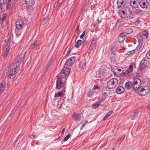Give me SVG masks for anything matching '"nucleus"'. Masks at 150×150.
<instances>
[{
	"label": "nucleus",
	"instance_id": "nucleus-63",
	"mask_svg": "<svg viewBox=\"0 0 150 150\" xmlns=\"http://www.w3.org/2000/svg\"><path fill=\"white\" fill-rule=\"evenodd\" d=\"M85 123H83V127H84L85 125Z\"/></svg>",
	"mask_w": 150,
	"mask_h": 150
},
{
	"label": "nucleus",
	"instance_id": "nucleus-6",
	"mask_svg": "<svg viewBox=\"0 0 150 150\" xmlns=\"http://www.w3.org/2000/svg\"><path fill=\"white\" fill-rule=\"evenodd\" d=\"M139 0H130V4L133 8H137L139 4Z\"/></svg>",
	"mask_w": 150,
	"mask_h": 150
},
{
	"label": "nucleus",
	"instance_id": "nucleus-59",
	"mask_svg": "<svg viewBox=\"0 0 150 150\" xmlns=\"http://www.w3.org/2000/svg\"><path fill=\"white\" fill-rule=\"evenodd\" d=\"M86 40V39L83 40L82 43H83L85 42Z\"/></svg>",
	"mask_w": 150,
	"mask_h": 150
},
{
	"label": "nucleus",
	"instance_id": "nucleus-7",
	"mask_svg": "<svg viewBox=\"0 0 150 150\" xmlns=\"http://www.w3.org/2000/svg\"><path fill=\"white\" fill-rule=\"evenodd\" d=\"M149 2L147 0H141L139 1V4L143 8H146L149 5Z\"/></svg>",
	"mask_w": 150,
	"mask_h": 150
},
{
	"label": "nucleus",
	"instance_id": "nucleus-42",
	"mask_svg": "<svg viewBox=\"0 0 150 150\" xmlns=\"http://www.w3.org/2000/svg\"><path fill=\"white\" fill-rule=\"evenodd\" d=\"M142 47V45L139 44L137 47L136 49L137 50H139Z\"/></svg>",
	"mask_w": 150,
	"mask_h": 150
},
{
	"label": "nucleus",
	"instance_id": "nucleus-22",
	"mask_svg": "<svg viewBox=\"0 0 150 150\" xmlns=\"http://www.w3.org/2000/svg\"><path fill=\"white\" fill-rule=\"evenodd\" d=\"M81 117L79 115H78L76 113H74L73 115V118L75 120H79Z\"/></svg>",
	"mask_w": 150,
	"mask_h": 150
},
{
	"label": "nucleus",
	"instance_id": "nucleus-9",
	"mask_svg": "<svg viewBox=\"0 0 150 150\" xmlns=\"http://www.w3.org/2000/svg\"><path fill=\"white\" fill-rule=\"evenodd\" d=\"M24 25V23L23 20H18L16 23V28L18 29H20L22 28Z\"/></svg>",
	"mask_w": 150,
	"mask_h": 150
},
{
	"label": "nucleus",
	"instance_id": "nucleus-21",
	"mask_svg": "<svg viewBox=\"0 0 150 150\" xmlns=\"http://www.w3.org/2000/svg\"><path fill=\"white\" fill-rule=\"evenodd\" d=\"M139 113V111L138 110H136L134 111L133 116L131 118V120H135L138 116Z\"/></svg>",
	"mask_w": 150,
	"mask_h": 150
},
{
	"label": "nucleus",
	"instance_id": "nucleus-48",
	"mask_svg": "<svg viewBox=\"0 0 150 150\" xmlns=\"http://www.w3.org/2000/svg\"><path fill=\"white\" fill-rule=\"evenodd\" d=\"M135 51V50H133L130 51V52H128L127 54H130L132 53H133Z\"/></svg>",
	"mask_w": 150,
	"mask_h": 150
},
{
	"label": "nucleus",
	"instance_id": "nucleus-45",
	"mask_svg": "<svg viewBox=\"0 0 150 150\" xmlns=\"http://www.w3.org/2000/svg\"><path fill=\"white\" fill-rule=\"evenodd\" d=\"M85 33V31H83L82 33V34L80 36V38L81 39H82L83 36H84Z\"/></svg>",
	"mask_w": 150,
	"mask_h": 150
},
{
	"label": "nucleus",
	"instance_id": "nucleus-25",
	"mask_svg": "<svg viewBox=\"0 0 150 150\" xmlns=\"http://www.w3.org/2000/svg\"><path fill=\"white\" fill-rule=\"evenodd\" d=\"M5 52L4 53V56L5 57H6L9 52L10 47H6Z\"/></svg>",
	"mask_w": 150,
	"mask_h": 150
},
{
	"label": "nucleus",
	"instance_id": "nucleus-55",
	"mask_svg": "<svg viewBox=\"0 0 150 150\" xmlns=\"http://www.w3.org/2000/svg\"><path fill=\"white\" fill-rule=\"evenodd\" d=\"M116 70H117L119 71H121V69H120L117 68Z\"/></svg>",
	"mask_w": 150,
	"mask_h": 150
},
{
	"label": "nucleus",
	"instance_id": "nucleus-38",
	"mask_svg": "<svg viewBox=\"0 0 150 150\" xmlns=\"http://www.w3.org/2000/svg\"><path fill=\"white\" fill-rule=\"evenodd\" d=\"M70 136V134H68L64 139V141H67L69 138Z\"/></svg>",
	"mask_w": 150,
	"mask_h": 150
},
{
	"label": "nucleus",
	"instance_id": "nucleus-11",
	"mask_svg": "<svg viewBox=\"0 0 150 150\" xmlns=\"http://www.w3.org/2000/svg\"><path fill=\"white\" fill-rule=\"evenodd\" d=\"M147 61L145 57H144L140 63L139 67L140 68H144L147 64Z\"/></svg>",
	"mask_w": 150,
	"mask_h": 150
},
{
	"label": "nucleus",
	"instance_id": "nucleus-17",
	"mask_svg": "<svg viewBox=\"0 0 150 150\" xmlns=\"http://www.w3.org/2000/svg\"><path fill=\"white\" fill-rule=\"evenodd\" d=\"M121 15V17L122 18H125L127 16V11L126 10H123L120 11Z\"/></svg>",
	"mask_w": 150,
	"mask_h": 150
},
{
	"label": "nucleus",
	"instance_id": "nucleus-46",
	"mask_svg": "<svg viewBox=\"0 0 150 150\" xmlns=\"http://www.w3.org/2000/svg\"><path fill=\"white\" fill-rule=\"evenodd\" d=\"M99 87L97 86H94L93 89L94 90V89H99Z\"/></svg>",
	"mask_w": 150,
	"mask_h": 150
},
{
	"label": "nucleus",
	"instance_id": "nucleus-30",
	"mask_svg": "<svg viewBox=\"0 0 150 150\" xmlns=\"http://www.w3.org/2000/svg\"><path fill=\"white\" fill-rule=\"evenodd\" d=\"M21 100H19L16 104V106L15 107V108H14L13 109V110L15 111H16V110H17L18 107L20 105V104L21 103Z\"/></svg>",
	"mask_w": 150,
	"mask_h": 150
},
{
	"label": "nucleus",
	"instance_id": "nucleus-29",
	"mask_svg": "<svg viewBox=\"0 0 150 150\" xmlns=\"http://www.w3.org/2000/svg\"><path fill=\"white\" fill-rule=\"evenodd\" d=\"M64 94L62 91L58 92L57 93H55V96L57 97L58 96H63Z\"/></svg>",
	"mask_w": 150,
	"mask_h": 150
},
{
	"label": "nucleus",
	"instance_id": "nucleus-1",
	"mask_svg": "<svg viewBox=\"0 0 150 150\" xmlns=\"http://www.w3.org/2000/svg\"><path fill=\"white\" fill-rule=\"evenodd\" d=\"M57 78L56 81V88L57 89H60L62 88V91L64 92L66 85V80H67V79H65L64 80L63 79L60 77L59 76H57Z\"/></svg>",
	"mask_w": 150,
	"mask_h": 150
},
{
	"label": "nucleus",
	"instance_id": "nucleus-50",
	"mask_svg": "<svg viewBox=\"0 0 150 150\" xmlns=\"http://www.w3.org/2000/svg\"><path fill=\"white\" fill-rule=\"evenodd\" d=\"M11 69L10 67L9 66L6 69V70L7 71H8Z\"/></svg>",
	"mask_w": 150,
	"mask_h": 150
},
{
	"label": "nucleus",
	"instance_id": "nucleus-27",
	"mask_svg": "<svg viewBox=\"0 0 150 150\" xmlns=\"http://www.w3.org/2000/svg\"><path fill=\"white\" fill-rule=\"evenodd\" d=\"M112 113V111H109L105 115V116L103 117V120L106 119L109 116H110Z\"/></svg>",
	"mask_w": 150,
	"mask_h": 150
},
{
	"label": "nucleus",
	"instance_id": "nucleus-35",
	"mask_svg": "<svg viewBox=\"0 0 150 150\" xmlns=\"http://www.w3.org/2000/svg\"><path fill=\"white\" fill-rule=\"evenodd\" d=\"M15 74L14 73L10 74L9 77V78L11 79H13L15 76Z\"/></svg>",
	"mask_w": 150,
	"mask_h": 150
},
{
	"label": "nucleus",
	"instance_id": "nucleus-2",
	"mask_svg": "<svg viewBox=\"0 0 150 150\" xmlns=\"http://www.w3.org/2000/svg\"><path fill=\"white\" fill-rule=\"evenodd\" d=\"M118 84V80L115 78H113L110 79L107 82V86L109 89L115 88L117 86Z\"/></svg>",
	"mask_w": 150,
	"mask_h": 150
},
{
	"label": "nucleus",
	"instance_id": "nucleus-32",
	"mask_svg": "<svg viewBox=\"0 0 150 150\" xmlns=\"http://www.w3.org/2000/svg\"><path fill=\"white\" fill-rule=\"evenodd\" d=\"M117 49L116 47H113L111 49V52L112 54L114 55L115 54V52L117 51Z\"/></svg>",
	"mask_w": 150,
	"mask_h": 150
},
{
	"label": "nucleus",
	"instance_id": "nucleus-58",
	"mask_svg": "<svg viewBox=\"0 0 150 150\" xmlns=\"http://www.w3.org/2000/svg\"><path fill=\"white\" fill-rule=\"evenodd\" d=\"M148 108L149 110H150V103L149 104Z\"/></svg>",
	"mask_w": 150,
	"mask_h": 150
},
{
	"label": "nucleus",
	"instance_id": "nucleus-37",
	"mask_svg": "<svg viewBox=\"0 0 150 150\" xmlns=\"http://www.w3.org/2000/svg\"><path fill=\"white\" fill-rule=\"evenodd\" d=\"M105 99V96H103L102 97H101V98H99V100H98V101H100V103H102L103 101Z\"/></svg>",
	"mask_w": 150,
	"mask_h": 150
},
{
	"label": "nucleus",
	"instance_id": "nucleus-53",
	"mask_svg": "<svg viewBox=\"0 0 150 150\" xmlns=\"http://www.w3.org/2000/svg\"><path fill=\"white\" fill-rule=\"evenodd\" d=\"M35 137V135H33V134L32 135H31L30 136V138H31V139H33V138H34Z\"/></svg>",
	"mask_w": 150,
	"mask_h": 150
},
{
	"label": "nucleus",
	"instance_id": "nucleus-20",
	"mask_svg": "<svg viewBox=\"0 0 150 150\" xmlns=\"http://www.w3.org/2000/svg\"><path fill=\"white\" fill-rule=\"evenodd\" d=\"M132 86H133V83L130 81L127 82L125 85V87L127 89H130Z\"/></svg>",
	"mask_w": 150,
	"mask_h": 150
},
{
	"label": "nucleus",
	"instance_id": "nucleus-26",
	"mask_svg": "<svg viewBox=\"0 0 150 150\" xmlns=\"http://www.w3.org/2000/svg\"><path fill=\"white\" fill-rule=\"evenodd\" d=\"M95 91L93 89H90L88 91V95L89 97H91L92 94L94 93Z\"/></svg>",
	"mask_w": 150,
	"mask_h": 150
},
{
	"label": "nucleus",
	"instance_id": "nucleus-51",
	"mask_svg": "<svg viewBox=\"0 0 150 150\" xmlns=\"http://www.w3.org/2000/svg\"><path fill=\"white\" fill-rule=\"evenodd\" d=\"M111 60L114 61L115 60V58L114 57H111L110 58Z\"/></svg>",
	"mask_w": 150,
	"mask_h": 150
},
{
	"label": "nucleus",
	"instance_id": "nucleus-28",
	"mask_svg": "<svg viewBox=\"0 0 150 150\" xmlns=\"http://www.w3.org/2000/svg\"><path fill=\"white\" fill-rule=\"evenodd\" d=\"M4 89L5 86H4V84L2 83H0V93L4 91Z\"/></svg>",
	"mask_w": 150,
	"mask_h": 150
},
{
	"label": "nucleus",
	"instance_id": "nucleus-15",
	"mask_svg": "<svg viewBox=\"0 0 150 150\" xmlns=\"http://www.w3.org/2000/svg\"><path fill=\"white\" fill-rule=\"evenodd\" d=\"M96 39L94 38L92 40L91 44L89 48L90 50H92L96 42Z\"/></svg>",
	"mask_w": 150,
	"mask_h": 150
},
{
	"label": "nucleus",
	"instance_id": "nucleus-36",
	"mask_svg": "<svg viewBox=\"0 0 150 150\" xmlns=\"http://www.w3.org/2000/svg\"><path fill=\"white\" fill-rule=\"evenodd\" d=\"M146 56L148 58L150 59V49L147 52Z\"/></svg>",
	"mask_w": 150,
	"mask_h": 150
},
{
	"label": "nucleus",
	"instance_id": "nucleus-57",
	"mask_svg": "<svg viewBox=\"0 0 150 150\" xmlns=\"http://www.w3.org/2000/svg\"><path fill=\"white\" fill-rule=\"evenodd\" d=\"M65 130V128H64L63 129V130H62V133H63L64 132V131Z\"/></svg>",
	"mask_w": 150,
	"mask_h": 150
},
{
	"label": "nucleus",
	"instance_id": "nucleus-10",
	"mask_svg": "<svg viewBox=\"0 0 150 150\" xmlns=\"http://www.w3.org/2000/svg\"><path fill=\"white\" fill-rule=\"evenodd\" d=\"M126 3V0H117V4L118 8H122L123 7Z\"/></svg>",
	"mask_w": 150,
	"mask_h": 150
},
{
	"label": "nucleus",
	"instance_id": "nucleus-61",
	"mask_svg": "<svg viewBox=\"0 0 150 150\" xmlns=\"http://www.w3.org/2000/svg\"><path fill=\"white\" fill-rule=\"evenodd\" d=\"M70 53H69L68 52H67V56L69 55Z\"/></svg>",
	"mask_w": 150,
	"mask_h": 150
},
{
	"label": "nucleus",
	"instance_id": "nucleus-49",
	"mask_svg": "<svg viewBox=\"0 0 150 150\" xmlns=\"http://www.w3.org/2000/svg\"><path fill=\"white\" fill-rule=\"evenodd\" d=\"M86 62L84 63L82 65V68L83 69H84L86 67Z\"/></svg>",
	"mask_w": 150,
	"mask_h": 150
},
{
	"label": "nucleus",
	"instance_id": "nucleus-8",
	"mask_svg": "<svg viewBox=\"0 0 150 150\" xmlns=\"http://www.w3.org/2000/svg\"><path fill=\"white\" fill-rule=\"evenodd\" d=\"M75 59V57H71L67 60L66 62V64L67 65L70 66L74 62Z\"/></svg>",
	"mask_w": 150,
	"mask_h": 150
},
{
	"label": "nucleus",
	"instance_id": "nucleus-43",
	"mask_svg": "<svg viewBox=\"0 0 150 150\" xmlns=\"http://www.w3.org/2000/svg\"><path fill=\"white\" fill-rule=\"evenodd\" d=\"M101 22V21H100L99 20V18H98L97 19L95 23L97 25H98Z\"/></svg>",
	"mask_w": 150,
	"mask_h": 150
},
{
	"label": "nucleus",
	"instance_id": "nucleus-64",
	"mask_svg": "<svg viewBox=\"0 0 150 150\" xmlns=\"http://www.w3.org/2000/svg\"><path fill=\"white\" fill-rule=\"evenodd\" d=\"M11 0H8V2L9 3L11 2Z\"/></svg>",
	"mask_w": 150,
	"mask_h": 150
},
{
	"label": "nucleus",
	"instance_id": "nucleus-18",
	"mask_svg": "<svg viewBox=\"0 0 150 150\" xmlns=\"http://www.w3.org/2000/svg\"><path fill=\"white\" fill-rule=\"evenodd\" d=\"M100 104V101H97L92 105V107L93 109H96L98 108Z\"/></svg>",
	"mask_w": 150,
	"mask_h": 150
},
{
	"label": "nucleus",
	"instance_id": "nucleus-12",
	"mask_svg": "<svg viewBox=\"0 0 150 150\" xmlns=\"http://www.w3.org/2000/svg\"><path fill=\"white\" fill-rule=\"evenodd\" d=\"M126 35L124 32L120 33L118 37V41L120 43H121L124 40L125 36Z\"/></svg>",
	"mask_w": 150,
	"mask_h": 150
},
{
	"label": "nucleus",
	"instance_id": "nucleus-54",
	"mask_svg": "<svg viewBox=\"0 0 150 150\" xmlns=\"http://www.w3.org/2000/svg\"><path fill=\"white\" fill-rule=\"evenodd\" d=\"M74 47L73 46L71 45L69 49L72 50L74 48Z\"/></svg>",
	"mask_w": 150,
	"mask_h": 150
},
{
	"label": "nucleus",
	"instance_id": "nucleus-14",
	"mask_svg": "<svg viewBox=\"0 0 150 150\" xmlns=\"http://www.w3.org/2000/svg\"><path fill=\"white\" fill-rule=\"evenodd\" d=\"M125 91V89L124 87L120 86L117 88L116 90V93L118 94H121L123 93Z\"/></svg>",
	"mask_w": 150,
	"mask_h": 150
},
{
	"label": "nucleus",
	"instance_id": "nucleus-33",
	"mask_svg": "<svg viewBox=\"0 0 150 150\" xmlns=\"http://www.w3.org/2000/svg\"><path fill=\"white\" fill-rule=\"evenodd\" d=\"M4 0H0V10H1V11H2V7L3 6Z\"/></svg>",
	"mask_w": 150,
	"mask_h": 150
},
{
	"label": "nucleus",
	"instance_id": "nucleus-19",
	"mask_svg": "<svg viewBox=\"0 0 150 150\" xmlns=\"http://www.w3.org/2000/svg\"><path fill=\"white\" fill-rule=\"evenodd\" d=\"M25 4L28 6H32L35 2V0H25Z\"/></svg>",
	"mask_w": 150,
	"mask_h": 150
},
{
	"label": "nucleus",
	"instance_id": "nucleus-52",
	"mask_svg": "<svg viewBox=\"0 0 150 150\" xmlns=\"http://www.w3.org/2000/svg\"><path fill=\"white\" fill-rule=\"evenodd\" d=\"M87 6V4H85L83 6V9H84L86 7V6Z\"/></svg>",
	"mask_w": 150,
	"mask_h": 150
},
{
	"label": "nucleus",
	"instance_id": "nucleus-47",
	"mask_svg": "<svg viewBox=\"0 0 150 150\" xmlns=\"http://www.w3.org/2000/svg\"><path fill=\"white\" fill-rule=\"evenodd\" d=\"M15 112V111L13 110L12 111V112H11V113L10 114V116L11 117L12 116L14 115Z\"/></svg>",
	"mask_w": 150,
	"mask_h": 150
},
{
	"label": "nucleus",
	"instance_id": "nucleus-23",
	"mask_svg": "<svg viewBox=\"0 0 150 150\" xmlns=\"http://www.w3.org/2000/svg\"><path fill=\"white\" fill-rule=\"evenodd\" d=\"M133 31L132 29L130 28H126L125 31V34H129L132 33Z\"/></svg>",
	"mask_w": 150,
	"mask_h": 150
},
{
	"label": "nucleus",
	"instance_id": "nucleus-34",
	"mask_svg": "<svg viewBox=\"0 0 150 150\" xmlns=\"http://www.w3.org/2000/svg\"><path fill=\"white\" fill-rule=\"evenodd\" d=\"M142 33L144 36L146 37V39L147 38L148 36V33L147 32L146 30H145Z\"/></svg>",
	"mask_w": 150,
	"mask_h": 150
},
{
	"label": "nucleus",
	"instance_id": "nucleus-44",
	"mask_svg": "<svg viewBox=\"0 0 150 150\" xmlns=\"http://www.w3.org/2000/svg\"><path fill=\"white\" fill-rule=\"evenodd\" d=\"M107 91H103L102 92V94L104 96H106L108 95Z\"/></svg>",
	"mask_w": 150,
	"mask_h": 150
},
{
	"label": "nucleus",
	"instance_id": "nucleus-41",
	"mask_svg": "<svg viewBox=\"0 0 150 150\" xmlns=\"http://www.w3.org/2000/svg\"><path fill=\"white\" fill-rule=\"evenodd\" d=\"M96 6V4H93V5H91V8L92 10H93L94 9L95 7Z\"/></svg>",
	"mask_w": 150,
	"mask_h": 150
},
{
	"label": "nucleus",
	"instance_id": "nucleus-60",
	"mask_svg": "<svg viewBox=\"0 0 150 150\" xmlns=\"http://www.w3.org/2000/svg\"><path fill=\"white\" fill-rule=\"evenodd\" d=\"M79 29V25H78V26L76 28V30H78Z\"/></svg>",
	"mask_w": 150,
	"mask_h": 150
},
{
	"label": "nucleus",
	"instance_id": "nucleus-5",
	"mask_svg": "<svg viewBox=\"0 0 150 150\" xmlns=\"http://www.w3.org/2000/svg\"><path fill=\"white\" fill-rule=\"evenodd\" d=\"M70 71L69 69L64 67L60 72V75L61 78L63 79H67L66 77L69 76Z\"/></svg>",
	"mask_w": 150,
	"mask_h": 150
},
{
	"label": "nucleus",
	"instance_id": "nucleus-16",
	"mask_svg": "<svg viewBox=\"0 0 150 150\" xmlns=\"http://www.w3.org/2000/svg\"><path fill=\"white\" fill-rule=\"evenodd\" d=\"M133 69V66L132 65H130L129 66L128 69L125 71V72H123V74H128L130 72L132 71Z\"/></svg>",
	"mask_w": 150,
	"mask_h": 150
},
{
	"label": "nucleus",
	"instance_id": "nucleus-4",
	"mask_svg": "<svg viewBox=\"0 0 150 150\" xmlns=\"http://www.w3.org/2000/svg\"><path fill=\"white\" fill-rule=\"evenodd\" d=\"M142 84L141 81L138 78H135L133 83V87L135 90H138V89L141 86Z\"/></svg>",
	"mask_w": 150,
	"mask_h": 150
},
{
	"label": "nucleus",
	"instance_id": "nucleus-3",
	"mask_svg": "<svg viewBox=\"0 0 150 150\" xmlns=\"http://www.w3.org/2000/svg\"><path fill=\"white\" fill-rule=\"evenodd\" d=\"M138 90L139 93L142 96H144L149 92L150 88L147 86H141Z\"/></svg>",
	"mask_w": 150,
	"mask_h": 150
},
{
	"label": "nucleus",
	"instance_id": "nucleus-40",
	"mask_svg": "<svg viewBox=\"0 0 150 150\" xmlns=\"http://www.w3.org/2000/svg\"><path fill=\"white\" fill-rule=\"evenodd\" d=\"M38 41L37 40L33 44V46L31 47L32 48H33L35 47L38 44Z\"/></svg>",
	"mask_w": 150,
	"mask_h": 150
},
{
	"label": "nucleus",
	"instance_id": "nucleus-62",
	"mask_svg": "<svg viewBox=\"0 0 150 150\" xmlns=\"http://www.w3.org/2000/svg\"><path fill=\"white\" fill-rule=\"evenodd\" d=\"M71 50H70V49H69V51H68V52H69V53H70V52H71Z\"/></svg>",
	"mask_w": 150,
	"mask_h": 150
},
{
	"label": "nucleus",
	"instance_id": "nucleus-31",
	"mask_svg": "<svg viewBox=\"0 0 150 150\" xmlns=\"http://www.w3.org/2000/svg\"><path fill=\"white\" fill-rule=\"evenodd\" d=\"M49 19V17L48 16H46V17L44 19L43 22V24L44 25L45 24L47 23Z\"/></svg>",
	"mask_w": 150,
	"mask_h": 150
},
{
	"label": "nucleus",
	"instance_id": "nucleus-39",
	"mask_svg": "<svg viewBox=\"0 0 150 150\" xmlns=\"http://www.w3.org/2000/svg\"><path fill=\"white\" fill-rule=\"evenodd\" d=\"M6 15V13H5L3 14L2 19V22L4 21V20H5Z\"/></svg>",
	"mask_w": 150,
	"mask_h": 150
},
{
	"label": "nucleus",
	"instance_id": "nucleus-13",
	"mask_svg": "<svg viewBox=\"0 0 150 150\" xmlns=\"http://www.w3.org/2000/svg\"><path fill=\"white\" fill-rule=\"evenodd\" d=\"M19 70L20 67L16 65L15 64H14L12 69L13 72L15 74H16L18 72Z\"/></svg>",
	"mask_w": 150,
	"mask_h": 150
},
{
	"label": "nucleus",
	"instance_id": "nucleus-56",
	"mask_svg": "<svg viewBox=\"0 0 150 150\" xmlns=\"http://www.w3.org/2000/svg\"><path fill=\"white\" fill-rule=\"evenodd\" d=\"M10 45V43H8V42H7V46H6V47H9Z\"/></svg>",
	"mask_w": 150,
	"mask_h": 150
},
{
	"label": "nucleus",
	"instance_id": "nucleus-24",
	"mask_svg": "<svg viewBox=\"0 0 150 150\" xmlns=\"http://www.w3.org/2000/svg\"><path fill=\"white\" fill-rule=\"evenodd\" d=\"M82 42L81 40H78L75 44L74 47L78 48L79 47L80 45H81Z\"/></svg>",
	"mask_w": 150,
	"mask_h": 150
}]
</instances>
